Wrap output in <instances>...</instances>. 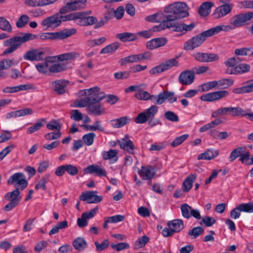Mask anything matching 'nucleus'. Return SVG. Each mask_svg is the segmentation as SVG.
<instances>
[{
    "label": "nucleus",
    "mask_w": 253,
    "mask_h": 253,
    "mask_svg": "<svg viewBox=\"0 0 253 253\" xmlns=\"http://www.w3.org/2000/svg\"><path fill=\"white\" fill-rule=\"evenodd\" d=\"M244 110L240 107H221L212 112L211 117L217 118L219 116L230 115L232 117H243Z\"/></svg>",
    "instance_id": "obj_6"
},
{
    "label": "nucleus",
    "mask_w": 253,
    "mask_h": 253,
    "mask_svg": "<svg viewBox=\"0 0 253 253\" xmlns=\"http://www.w3.org/2000/svg\"><path fill=\"white\" fill-rule=\"evenodd\" d=\"M43 122H45V120L43 119L38 121L34 125L30 126L27 129V133L31 134L39 130L43 125Z\"/></svg>",
    "instance_id": "obj_50"
},
{
    "label": "nucleus",
    "mask_w": 253,
    "mask_h": 253,
    "mask_svg": "<svg viewBox=\"0 0 253 253\" xmlns=\"http://www.w3.org/2000/svg\"><path fill=\"white\" fill-rule=\"evenodd\" d=\"M49 175L46 174L42 176L38 183L36 185L35 188L36 190L42 189L43 190L46 189L45 184L49 180Z\"/></svg>",
    "instance_id": "obj_52"
},
{
    "label": "nucleus",
    "mask_w": 253,
    "mask_h": 253,
    "mask_svg": "<svg viewBox=\"0 0 253 253\" xmlns=\"http://www.w3.org/2000/svg\"><path fill=\"white\" fill-rule=\"evenodd\" d=\"M147 53L131 55L120 59L119 63L121 65H125L128 63L137 62L144 59H148Z\"/></svg>",
    "instance_id": "obj_20"
},
{
    "label": "nucleus",
    "mask_w": 253,
    "mask_h": 253,
    "mask_svg": "<svg viewBox=\"0 0 253 253\" xmlns=\"http://www.w3.org/2000/svg\"><path fill=\"white\" fill-rule=\"evenodd\" d=\"M69 21V14L63 15L60 10L43 19L41 24L46 30H53L59 27L62 22Z\"/></svg>",
    "instance_id": "obj_3"
},
{
    "label": "nucleus",
    "mask_w": 253,
    "mask_h": 253,
    "mask_svg": "<svg viewBox=\"0 0 253 253\" xmlns=\"http://www.w3.org/2000/svg\"><path fill=\"white\" fill-rule=\"evenodd\" d=\"M96 191H87L82 193L80 196V199L84 201H87V203H98L102 200L101 196H98Z\"/></svg>",
    "instance_id": "obj_14"
},
{
    "label": "nucleus",
    "mask_w": 253,
    "mask_h": 253,
    "mask_svg": "<svg viewBox=\"0 0 253 253\" xmlns=\"http://www.w3.org/2000/svg\"><path fill=\"white\" fill-rule=\"evenodd\" d=\"M168 225L174 233L179 232L183 228V221L181 219H174L171 221H169Z\"/></svg>",
    "instance_id": "obj_42"
},
{
    "label": "nucleus",
    "mask_w": 253,
    "mask_h": 253,
    "mask_svg": "<svg viewBox=\"0 0 253 253\" xmlns=\"http://www.w3.org/2000/svg\"><path fill=\"white\" fill-rule=\"evenodd\" d=\"M218 86L217 81H213L207 82L201 85L202 90L203 91H208V90Z\"/></svg>",
    "instance_id": "obj_60"
},
{
    "label": "nucleus",
    "mask_w": 253,
    "mask_h": 253,
    "mask_svg": "<svg viewBox=\"0 0 253 253\" xmlns=\"http://www.w3.org/2000/svg\"><path fill=\"white\" fill-rule=\"evenodd\" d=\"M66 171L70 175L75 176L78 173V168L71 164L65 165Z\"/></svg>",
    "instance_id": "obj_64"
},
{
    "label": "nucleus",
    "mask_w": 253,
    "mask_h": 253,
    "mask_svg": "<svg viewBox=\"0 0 253 253\" xmlns=\"http://www.w3.org/2000/svg\"><path fill=\"white\" fill-rule=\"evenodd\" d=\"M85 0H75L73 2H67L64 6L60 9V12L64 15L69 11L83 8L85 6Z\"/></svg>",
    "instance_id": "obj_16"
},
{
    "label": "nucleus",
    "mask_w": 253,
    "mask_h": 253,
    "mask_svg": "<svg viewBox=\"0 0 253 253\" xmlns=\"http://www.w3.org/2000/svg\"><path fill=\"white\" fill-rule=\"evenodd\" d=\"M84 171L87 174L95 173L96 176H106V171L105 169L98 165H90L84 169Z\"/></svg>",
    "instance_id": "obj_24"
},
{
    "label": "nucleus",
    "mask_w": 253,
    "mask_h": 253,
    "mask_svg": "<svg viewBox=\"0 0 253 253\" xmlns=\"http://www.w3.org/2000/svg\"><path fill=\"white\" fill-rule=\"evenodd\" d=\"M211 122L205 125L200 128L199 131L201 132H203L208 130L210 131L212 129H213L215 127L220 124H221L222 122V121L219 119L216 118Z\"/></svg>",
    "instance_id": "obj_38"
},
{
    "label": "nucleus",
    "mask_w": 253,
    "mask_h": 253,
    "mask_svg": "<svg viewBox=\"0 0 253 253\" xmlns=\"http://www.w3.org/2000/svg\"><path fill=\"white\" fill-rule=\"evenodd\" d=\"M44 53L42 49L31 48L24 54L23 58L27 61H40L43 60Z\"/></svg>",
    "instance_id": "obj_11"
},
{
    "label": "nucleus",
    "mask_w": 253,
    "mask_h": 253,
    "mask_svg": "<svg viewBox=\"0 0 253 253\" xmlns=\"http://www.w3.org/2000/svg\"><path fill=\"white\" fill-rule=\"evenodd\" d=\"M250 69V65L246 63H241L235 66L230 71L228 69V73L230 74H242L248 72Z\"/></svg>",
    "instance_id": "obj_28"
},
{
    "label": "nucleus",
    "mask_w": 253,
    "mask_h": 253,
    "mask_svg": "<svg viewBox=\"0 0 253 253\" xmlns=\"http://www.w3.org/2000/svg\"><path fill=\"white\" fill-rule=\"evenodd\" d=\"M131 121L129 117L124 116L118 119H113L110 121V123L114 128H120L124 126Z\"/></svg>",
    "instance_id": "obj_30"
},
{
    "label": "nucleus",
    "mask_w": 253,
    "mask_h": 253,
    "mask_svg": "<svg viewBox=\"0 0 253 253\" xmlns=\"http://www.w3.org/2000/svg\"><path fill=\"white\" fill-rule=\"evenodd\" d=\"M178 57L171 58L162 62L160 65L152 68L149 73L151 75L160 74L163 72L168 70L173 67H176L178 65V62L177 60Z\"/></svg>",
    "instance_id": "obj_9"
},
{
    "label": "nucleus",
    "mask_w": 253,
    "mask_h": 253,
    "mask_svg": "<svg viewBox=\"0 0 253 253\" xmlns=\"http://www.w3.org/2000/svg\"><path fill=\"white\" fill-rule=\"evenodd\" d=\"M246 150V147H238L234 150H233L229 156V161L230 162H233L234 160H235L237 157H240L242 153L245 152Z\"/></svg>",
    "instance_id": "obj_45"
},
{
    "label": "nucleus",
    "mask_w": 253,
    "mask_h": 253,
    "mask_svg": "<svg viewBox=\"0 0 253 253\" xmlns=\"http://www.w3.org/2000/svg\"><path fill=\"white\" fill-rule=\"evenodd\" d=\"M211 37L209 29L191 38V49L199 47L209 37Z\"/></svg>",
    "instance_id": "obj_13"
},
{
    "label": "nucleus",
    "mask_w": 253,
    "mask_h": 253,
    "mask_svg": "<svg viewBox=\"0 0 253 253\" xmlns=\"http://www.w3.org/2000/svg\"><path fill=\"white\" fill-rule=\"evenodd\" d=\"M239 207L242 211L252 213L253 212V202H249L240 204Z\"/></svg>",
    "instance_id": "obj_58"
},
{
    "label": "nucleus",
    "mask_w": 253,
    "mask_h": 253,
    "mask_svg": "<svg viewBox=\"0 0 253 253\" xmlns=\"http://www.w3.org/2000/svg\"><path fill=\"white\" fill-rule=\"evenodd\" d=\"M128 136L126 135L125 138L118 140V142L121 149L127 151L130 154H134V149L135 148L133 142L128 139Z\"/></svg>",
    "instance_id": "obj_22"
},
{
    "label": "nucleus",
    "mask_w": 253,
    "mask_h": 253,
    "mask_svg": "<svg viewBox=\"0 0 253 253\" xmlns=\"http://www.w3.org/2000/svg\"><path fill=\"white\" fill-rule=\"evenodd\" d=\"M193 56L197 61L201 62H212L218 59V55L213 53L196 52L193 54Z\"/></svg>",
    "instance_id": "obj_19"
},
{
    "label": "nucleus",
    "mask_w": 253,
    "mask_h": 253,
    "mask_svg": "<svg viewBox=\"0 0 253 253\" xmlns=\"http://www.w3.org/2000/svg\"><path fill=\"white\" fill-rule=\"evenodd\" d=\"M233 6V4H222L221 5L215 8L212 15L214 19L224 17L231 13Z\"/></svg>",
    "instance_id": "obj_12"
},
{
    "label": "nucleus",
    "mask_w": 253,
    "mask_h": 253,
    "mask_svg": "<svg viewBox=\"0 0 253 253\" xmlns=\"http://www.w3.org/2000/svg\"><path fill=\"white\" fill-rule=\"evenodd\" d=\"M7 183L8 185L15 184L21 190L25 189L28 185L25 174L21 172L15 173L12 175L7 180Z\"/></svg>",
    "instance_id": "obj_10"
},
{
    "label": "nucleus",
    "mask_w": 253,
    "mask_h": 253,
    "mask_svg": "<svg viewBox=\"0 0 253 253\" xmlns=\"http://www.w3.org/2000/svg\"><path fill=\"white\" fill-rule=\"evenodd\" d=\"M25 3L30 6L37 7L45 6L44 0H26Z\"/></svg>",
    "instance_id": "obj_53"
},
{
    "label": "nucleus",
    "mask_w": 253,
    "mask_h": 253,
    "mask_svg": "<svg viewBox=\"0 0 253 253\" xmlns=\"http://www.w3.org/2000/svg\"><path fill=\"white\" fill-rule=\"evenodd\" d=\"M189 137V135L188 134H184L181 135L179 137H176L174 140L171 142L170 145L172 147H175L180 144H181L182 142H183L185 140H186Z\"/></svg>",
    "instance_id": "obj_55"
},
{
    "label": "nucleus",
    "mask_w": 253,
    "mask_h": 253,
    "mask_svg": "<svg viewBox=\"0 0 253 253\" xmlns=\"http://www.w3.org/2000/svg\"><path fill=\"white\" fill-rule=\"evenodd\" d=\"M116 37L123 42H132L137 39V36L135 34L128 32L117 34Z\"/></svg>",
    "instance_id": "obj_33"
},
{
    "label": "nucleus",
    "mask_w": 253,
    "mask_h": 253,
    "mask_svg": "<svg viewBox=\"0 0 253 253\" xmlns=\"http://www.w3.org/2000/svg\"><path fill=\"white\" fill-rule=\"evenodd\" d=\"M4 198L7 201H12L19 203L21 200L19 189L16 187L13 191L6 193L4 195Z\"/></svg>",
    "instance_id": "obj_31"
},
{
    "label": "nucleus",
    "mask_w": 253,
    "mask_h": 253,
    "mask_svg": "<svg viewBox=\"0 0 253 253\" xmlns=\"http://www.w3.org/2000/svg\"><path fill=\"white\" fill-rule=\"evenodd\" d=\"M234 84V80L231 79H223L217 81L218 86L223 88H227Z\"/></svg>",
    "instance_id": "obj_56"
},
{
    "label": "nucleus",
    "mask_w": 253,
    "mask_h": 253,
    "mask_svg": "<svg viewBox=\"0 0 253 253\" xmlns=\"http://www.w3.org/2000/svg\"><path fill=\"white\" fill-rule=\"evenodd\" d=\"M213 5V3L211 1L203 2L199 8V14L203 17L207 16L211 12V9Z\"/></svg>",
    "instance_id": "obj_37"
},
{
    "label": "nucleus",
    "mask_w": 253,
    "mask_h": 253,
    "mask_svg": "<svg viewBox=\"0 0 253 253\" xmlns=\"http://www.w3.org/2000/svg\"><path fill=\"white\" fill-rule=\"evenodd\" d=\"M67 69L66 65L62 63H56L52 64L51 67L49 69L50 73H57Z\"/></svg>",
    "instance_id": "obj_44"
},
{
    "label": "nucleus",
    "mask_w": 253,
    "mask_h": 253,
    "mask_svg": "<svg viewBox=\"0 0 253 253\" xmlns=\"http://www.w3.org/2000/svg\"><path fill=\"white\" fill-rule=\"evenodd\" d=\"M234 54L239 56H251L253 55V47H244L236 48L234 50Z\"/></svg>",
    "instance_id": "obj_34"
},
{
    "label": "nucleus",
    "mask_w": 253,
    "mask_h": 253,
    "mask_svg": "<svg viewBox=\"0 0 253 253\" xmlns=\"http://www.w3.org/2000/svg\"><path fill=\"white\" fill-rule=\"evenodd\" d=\"M145 20L146 21L152 22L161 23L159 25L154 27V31H160L162 30L163 29H160V27H159L163 24L164 22L166 21V18H165V14H164L162 13H158L152 15L148 16L145 18Z\"/></svg>",
    "instance_id": "obj_21"
},
{
    "label": "nucleus",
    "mask_w": 253,
    "mask_h": 253,
    "mask_svg": "<svg viewBox=\"0 0 253 253\" xmlns=\"http://www.w3.org/2000/svg\"><path fill=\"white\" fill-rule=\"evenodd\" d=\"M0 29L8 32L12 31V27L9 22L1 16H0Z\"/></svg>",
    "instance_id": "obj_47"
},
{
    "label": "nucleus",
    "mask_w": 253,
    "mask_h": 253,
    "mask_svg": "<svg viewBox=\"0 0 253 253\" xmlns=\"http://www.w3.org/2000/svg\"><path fill=\"white\" fill-rule=\"evenodd\" d=\"M134 97L138 100H148L150 97V94L148 92L140 88L138 90V91L135 93Z\"/></svg>",
    "instance_id": "obj_49"
},
{
    "label": "nucleus",
    "mask_w": 253,
    "mask_h": 253,
    "mask_svg": "<svg viewBox=\"0 0 253 253\" xmlns=\"http://www.w3.org/2000/svg\"><path fill=\"white\" fill-rule=\"evenodd\" d=\"M29 21V17L27 15H22L16 22V26L18 28H23Z\"/></svg>",
    "instance_id": "obj_61"
},
{
    "label": "nucleus",
    "mask_w": 253,
    "mask_h": 253,
    "mask_svg": "<svg viewBox=\"0 0 253 253\" xmlns=\"http://www.w3.org/2000/svg\"><path fill=\"white\" fill-rule=\"evenodd\" d=\"M105 97L103 92L100 91V88L94 94L93 99L94 100L91 101L86 110L88 113L91 115L99 116L105 114L106 109L99 103Z\"/></svg>",
    "instance_id": "obj_4"
},
{
    "label": "nucleus",
    "mask_w": 253,
    "mask_h": 253,
    "mask_svg": "<svg viewBox=\"0 0 253 253\" xmlns=\"http://www.w3.org/2000/svg\"><path fill=\"white\" fill-rule=\"evenodd\" d=\"M118 150L116 149H110L108 151H103L101 155L103 160H110L111 163H115L118 160Z\"/></svg>",
    "instance_id": "obj_26"
},
{
    "label": "nucleus",
    "mask_w": 253,
    "mask_h": 253,
    "mask_svg": "<svg viewBox=\"0 0 253 253\" xmlns=\"http://www.w3.org/2000/svg\"><path fill=\"white\" fill-rule=\"evenodd\" d=\"M120 46V43L118 42H115L110 44L105 47L103 48L100 53L103 54H113L116 50H117Z\"/></svg>",
    "instance_id": "obj_43"
},
{
    "label": "nucleus",
    "mask_w": 253,
    "mask_h": 253,
    "mask_svg": "<svg viewBox=\"0 0 253 253\" xmlns=\"http://www.w3.org/2000/svg\"><path fill=\"white\" fill-rule=\"evenodd\" d=\"M234 30L231 24L229 25H219L209 29L211 36L215 34H217L221 31L228 32L230 30Z\"/></svg>",
    "instance_id": "obj_35"
},
{
    "label": "nucleus",
    "mask_w": 253,
    "mask_h": 253,
    "mask_svg": "<svg viewBox=\"0 0 253 253\" xmlns=\"http://www.w3.org/2000/svg\"><path fill=\"white\" fill-rule=\"evenodd\" d=\"M96 247V251L98 252H101L109 246V241L108 239L103 240L101 243H98L97 241L94 242Z\"/></svg>",
    "instance_id": "obj_54"
},
{
    "label": "nucleus",
    "mask_w": 253,
    "mask_h": 253,
    "mask_svg": "<svg viewBox=\"0 0 253 253\" xmlns=\"http://www.w3.org/2000/svg\"><path fill=\"white\" fill-rule=\"evenodd\" d=\"M219 154L218 151L214 149H209L204 153L201 154L198 157L199 160H211L217 157Z\"/></svg>",
    "instance_id": "obj_39"
},
{
    "label": "nucleus",
    "mask_w": 253,
    "mask_h": 253,
    "mask_svg": "<svg viewBox=\"0 0 253 253\" xmlns=\"http://www.w3.org/2000/svg\"><path fill=\"white\" fill-rule=\"evenodd\" d=\"M36 35L31 33H25L23 35L15 36L5 40L3 45L8 47L4 50L2 55H7L13 52L19 48L22 43L33 40L36 39Z\"/></svg>",
    "instance_id": "obj_2"
},
{
    "label": "nucleus",
    "mask_w": 253,
    "mask_h": 253,
    "mask_svg": "<svg viewBox=\"0 0 253 253\" xmlns=\"http://www.w3.org/2000/svg\"><path fill=\"white\" fill-rule=\"evenodd\" d=\"M98 89V87H94L80 91L79 92V95L87 96V97L76 100L74 103L75 106L76 107H88L91 101L94 100V99H93V95L95 93V91H97Z\"/></svg>",
    "instance_id": "obj_7"
},
{
    "label": "nucleus",
    "mask_w": 253,
    "mask_h": 253,
    "mask_svg": "<svg viewBox=\"0 0 253 253\" xmlns=\"http://www.w3.org/2000/svg\"><path fill=\"white\" fill-rule=\"evenodd\" d=\"M229 94L227 90H220L203 94L201 96V99L204 101L212 102L219 100L227 96Z\"/></svg>",
    "instance_id": "obj_15"
},
{
    "label": "nucleus",
    "mask_w": 253,
    "mask_h": 253,
    "mask_svg": "<svg viewBox=\"0 0 253 253\" xmlns=\"http://www.w3.org/2000/svg\"><path fill=\"white\" fill-rule=\"evenodd\" d=\"M73 246L76 250L82 251L87 247V244L84 238L78 237L73 241Z\"/></svg>",
    "instance_id": "obj_40"
},
{
    "label": "nucleus",
    "mask_w": 253,
    "mask_h": 253,
    "mask_svg": "<svg viewBox=\"0 0 253 253\" xmlns=\"http://www.w3.org/2000/svg\"><path fill=\"white\" fill-rule=\"evenodd\" d=\"M31 85L30 84H21L13 87H6L2 89L4 93H14L20 90H27L30 89Z\"/></svg>",
    "instance_id": "obj_41"
},
{
    "label": "nucleus",
    "mask_w": 253,
    "mask_h": 253,
    "mask_svg": "<svg viewBox=\"0 0 253 253\" xmlns=\"http://www.w3.org/2000/svg\"><path fill=\"white\" fill-rule=\"evenodd\" d=\"M56 56H47L44 58V61L42 62L45 67L46 68V70L48 71L49 74V69L51 67L52 64L55 62L56 60Z\"/></svg>",
    "instance_id": "obj_59"
},
{
    "label": "nucleus",
    "mask_w": 253,
    "mask_h": 253,
    "mask_svg": "<svg viewBox=\"0 0 253 253\" xmlns=\"http://www.w3.org/2000/svg\"><path fill=\"white\" fill-rule=\"evenodd\" d=\"M243 84V86L241 87L234 88L232 92L238 94L253 92V79L244 82Z\"/></svg>",
    "instance_id": "obj_23"
},
{
    "label": "nucleus",
    "mask_w": 253,
    "mask_h": 253,
    "mask_svg": "<svg viewBox=\"0 0 253 253\" xmlns=\"http://www.w3.org/2000/svg\"><path fill=\"white\" fill-rule=\"evenodd\" d=\"M168 42L165 38H157L153 39L146 43V46L150 49H154L165 45Z\"/></svg>",
    "instance_id": "obj_25"
},
{
    "label": "nucleus",
    "mask_w": 253,
    "mask_h": 253,
    "mask_svg": "<svg viewBox=\"0 0 253 253\" xmlns=\"http://www.w3.org/2000/svg\"><path fill=\"white\" fill-rule=\"evenodd\" d=\"M253 17V12H252L240 13L232 17L229 20V23L235 29L245 25Z\"/></svg>",
    "instance_id": "obj_8"
},
{
    "label": "nucleus",
    "mask_w": 253,
    "mask_h": 253,
    "mask_svg": "<svg viewBox=\"0 0 253 253\" xmlns=\"http://www.w3.org/2000/svg\"><path fill=\"white\" fill-rule=\"evenodd\" d=\"M91 11L72 13L69 14V21L74 20L76 23L82 26L92 25L97 21V18L89 16Z\"/></svg>",
    "instance_id": "obj_5"
},
{
    "label": "nucleus",
    "mask_w": 253,
    "mask_h": 253,
    "mask_svg": "<svg viewBox=\"0 0 253 253\" xmlns=\"http://www.w3.org/2000/svg\"><path fill=\"white\" fill-rule=\"evenodd\" d=\"M178 80L179 83L182 84H190V70H186L181 73Z\"/></svg>",
    "instance_id": "obj_46"
},
{
    "label": "nucleus",
    "mask_w": 253,
    "mask_h": 253,
    "mask_svg": "<svg viewBox=\"0 0 253 253\" xmlns=\"http://www.w3.org/2000/svg\"><path fill=\"white\" fill-rule=\"evenodd\" d=\"M156 172V168L150 165L142 166L138 171L140 177L144 180H150L152 179Z\"/></svg>",
    "instance_id": "obj_17"
},
{
    "label": "nucleus",
    "mask_w": 253,
    "mask_h": 253,
    "mask_svg": "<svg viewBox=\"0 0 253 253\" xmlns=\"http://www.w3.org/2000/svg\"><path fill=\"white\" fill-rule=\"evenodd\" d=\"M19 62L14 58L5 59L0 61V70L3 71L10 68L13 66L17 65Z\"/></svg>",
    "instance_id": "obj_36"
},
{
    "label": "nucleus",
    "mask_w": 253,
    "mask_h": 253,
    "mask_svg": "<svg viewBox=\"0 0 253 253\" xmlns=\"http://www.w3.org/2000/svg\"><path fill=\"white\" fill-rule=\"evenodd\" d=\"M242 61L239 57H233L228 59L225 63L226 66L234 68L237 63Z\"/></svg>",
    "instance_id": "obj_62"
},
{
    "label": "nucleus",
    "mask_w": 253,
    "mask_h": 253,
    "mask_svg": "<svg viewBox=\"0 0 253 253\" xmlns=\"http://www.w3.org/2000/svg\"><path fill=\"white\" fill-rule=\"evenodd\" d=\"M188 9L187 4L185 2H176L169 5L165 8L166 21L160 26V29L169 28L175 31L190 30V25L175 22L176 20L189 15Z\"/></svg>",
    "instance_id": "obj_1"
},
{
    "label": "nucleus",
    "mask_w": 253,
    "mask_h": 253,
    "mask_svg": "<svg viewBox=\"0 0 253 253\" xmlns=\"http://www.w3.org/2000/svg\"><path fill=\"white\" fill-rule=\"evenodd\" d=\"M164 117L166 119L172 122H177L179 120L178 116L171 111H166L164 114Z\"/></svg>",
    "instance_id": "obj_57"
},
{
    "label": "nucleus",
    "mask_w": 253,
    "mask_h": 253,
    "mask_svg": "<svg viewBox=\"0 0 253 253\" xmlns=\"http://www.w3.org/2000/svg\"><path fill=\"white\" fill-rule=\"evenodd\" d=\"M80 55V53L76 51L67 52L64 54L58 55L56 56L58 61H64L74 60L78 58Z\"/></svg>",
    "instance_id": "obj_32"
},
{
    "label": "nucleus",
    "mask_w": 253,
    "mask_h": 253,
    "mask_svg": "<svg viewBox=\"0 0 253 253\" xmlns=\"http://www.w3.org/2000/svg\"><path fill=\"white\" fill-rule=\"evenodd\" d=\"M66 80H58L52 83L54 90L59 94H62L65 92V87L69 84Z\"/></svg>",
    "instance_id": "obj_29"
},
{
    "label": "nucleus",
    "mask_w": 253,
    "mask_h": 253,
    "mask_svg": "<svg viewBox=\"0 0 253 253\" xmlns=\"http://www.w3.org/2000/svg\"><path fill=\"white\" fill-rule=\"evenodd\" d=\"M95 136L96 135L94 133L89 132L83 135L82 140L85 145L90 146L93 143Z\"/></svg>",
    "instance_id": "obj_48"
},
{
    "label": "nucleus",
    "mask_w": 253,
    "mask_h": 253,
    "mask_svg": "<svg viewBox=\"0 0 253 253\" xmlns=\"http://www.w3.org/2000/svg\"><path fill=\"white\" fill-rule=\"evenodd\" d=\"M158 111V107L155 105L151 106L150 107L144 111V112L148 119L149 124L151 125L152 126H154L156 124H161L160 121H157V123L152 124V120L155 115L157 113Z\"/></svg>",
    "instance_id": "obj_27"
},
{
    "label": "nucleus",
    "mask_w": 253,
    "mask_h": 253,
    "mask_svg": "<svg viewBox=\"0 0 253 253\" xmlns=\"http://www.w3.org/2000/svg\"><path fill=\"white\" fill-rule=\"evenodd\" d=\"M77 33V29L75 28L64 29L63 30L57 32L49 33V37L51 39L63 40Z\"/></svg>",
    "instance_id": "obj_18"
},
{
    "label": "nucleus",
    "mask_w": 253,
    "mask_h": 253,
    "mask_svg": "<svg viewBox=\"0 0 253 253\" xmlns=\"http://www.w3.org/2000/svg\"><path fill=\"white\" fill-rule=\"evenodd\" d=\"M111 247L113 249L118 252L129 248V244L125 242H121L117 244H112Z\"/></svg>",
    "instance_id": "obj_63"
},
{
    "label": "nucleus",
    "mask_w": 253,
    "mask_h": 253,
    "mask_svg": "<svg viewBox=\"0 0 253 253\" xmlns=\"http://www.w3.org/2000/svg\"><path fill=\"white\" fill-rule=\"evenodd\" d=\"M46 127L50 130L60 132L61 126L59 122L53 120L46 125Z\"/></svg>",
    "instance_id": "obj_51"
}]
</instances>
